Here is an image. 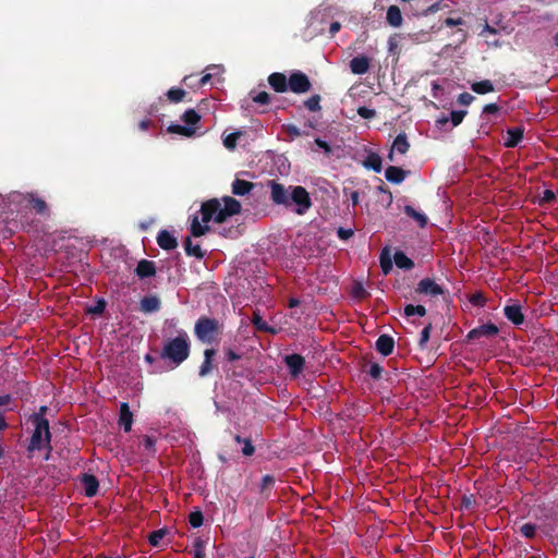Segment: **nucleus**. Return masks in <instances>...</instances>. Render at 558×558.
Masks as SVG:
<instances>
[{"label": "nucleus", "instance_id": "1", "mask_svg": "<svg viewBox=\"0 0 558 558\" xmlns=\"http://www.w3.org/2000/svg\"><path fill=\"white\" fill-rule=\"evenodd\" d=\"M241 204L236 199L225 196L213 198L203 203L198 214L194 215L191 221V233L193 236H202L209 230V222L222 223L230 217L240 214Z\"/></svg>", "mask_w": 558, "mask_h": 558}, {"label": "nucleus", "instance_id": "2", "mask_svg": "<svg viewBox=\"0 0 558 558\" xmlns=\"http://www.w3.org/2000/svg\"><path fill=\"white\" fill-rule=\"evenodd\" d=\"M190 353L189 337L185 332L168 341L162 350V357L171 360L175 365L185 361Z\"/></svg>", "mask_w": 558, "mask_h": 558}, {"label": "nucleus", "instance_id": "3", "mask_svg": "<svg viewBox=\"0 0 558 558\" xmlns=\"http://www.w3.org/2000/svg\"><path fill=\"white\" fill-rule=\"evenodd\" d=\"M35 430L33 433L29 450L49 448L50 449V432H49V423L44 417V415L35 414L33 418Z\"/></svg>", "mask_w": 558, "mask_h": 558}, {"label": "nucleus", "instance_id": "4", "mask_svg": "<svg viewBox=\"0 0 558 558\" xmlns=\"http://www.w3.org/2000/svg\"><path fill=\"white\" fill-rule=\"evenodd\" d=\"M183 125L171 124L168 131L173 134L192 137L196 134L197 125L201 121V116L193 109L186 110L182 116Z\"/></svg>", "mask_w": 558, "mask_h": 558}, {"label": "nucleus", "instance_id": "5", "mask_svg": "<svg viewBox=\"0 0 558 558\" xmlns=\"http://www.w3.org/2000/svg\"><path fill=\"white\" fill-rule=\"evenodd\" d=\"M218 332L219 323L216 319L201 317L195 324V335L202 342H213Z\"/></svg>", "mask_w": 558, "mask_h": 558}, {"label": "nucleus", "instance_id": "6", "mask_svg": "<svg viewBox=\"0 0 558 558\" xmlns=\"http://www.w3.org/2000/svg\"><path fill=\"white\" fill-rule=\"evenodd\" d=\"M291 189L290 199L298 205L296 213L303 214L311 207V199L307 191L302 186H294Z\"/></svg>", "mask_w": 558, "mask_h": 558}, {"label": "nucleus", "instance_id": "7", "mask_svg": "<svg viewBox=\"0 0 558 558\" xmlns=\"http://www.w3.org/2000/svg\"><path fill=\"white\" fill-rule=\"evenodd\" d=\"M288 88L293 93L303 94L310 90L311 82L304 73L294 72L289 77Z\"/></svg>", "mask_w": 558, "mask_h": 558}, {"label": "nucleus", "instance_id": "8", "mask_svg": "<svg viewBox=\"0 0 558 558\" xmlns=\"http://www.w3.org/2000/svg\"><path fill=\"white\" fill-rule=\"evenodd\" d=\"M410 148V144L408 142V138L404 134H399L391 146L390 153L388 155V158L390 161H395V155H405Z\"/></svg>", "mask_w": 558, "mask_h": 558}, {"label": "nucleus", "instance_id": "9", "mask_svg": "<svg viewBox=\"0 0 558 558\" xmlns=\"http://www.w3.org/2000/svg\"><path fill=\"white\" fill-rule=\"evenodd\" d=\"M271 199L279 205H290V196L288 190L283 185L272 182L271 185Z\"/></svg>", "mask_w": 558, "mask_h": 558}, {"label": "nucleus", "instance_id": "10", "mask_svg": "<svg viewBox=\"0 0 558 558\" xmlns=\"http://www.w3.org/2000/svg\"><path fill=\"white\" fill-rule=\"evenodd\" d=\"M498 333V328L496 325L494 324H484V325H481L478 326L477 328H474L472 329L469 335H468V338L469 339H478V338H482V337H494Z\"/></svg>", "mask_w": 558, "mask_h": 558}, {"label": "nucleus", "instance_id": "11", "mask_svg": "<svg viewBox=\"0 0 558 558\" xmlns=\"http://www.w3.org/2000/svg\"><path fill=\"white\" fill-rule=\"evenodd\" d=\"M157 243L161 248L167 251L173 250L178 245L174 235L167 230H162L158 233Z\"/></svg>", "mask_w": 558, "mask_h": 558}, {"label": "nucleus", "instance_id": "12", "mask_svg": "<svg viewBox=\"0 0 558 558\" xmlns=\"http://www.w3.org/2000/svg\"><path fill=\"white\" fill-rule=\"evenodd\" d=\"M369 69V60L365 56L355 57L350 61V70L354 74H365Z\"/></svg>", "mask_w": 558, "mask_h": 558}, {"label": "nucleus", "instance_id": "13", "mask_svg": "<svg viewBox=\"0 0 558 558\" xmlns=\"http://www.w3.org/2000/svg\"><path fill=\"white\" fill-rule=\"evenodd\" d=\"M269 85L278 93H284L288 89V81L282 73H272L268 77Z\"/></svg>", "mask_w": 558, "mask_h": 558}, {"label": "nucleus", "instance_id": "14", "mask_svg": "<svg viewBox=\"0 0 558 558\" xmlns=\"http://www.w3.org/2000/svg\"><path fill=\"white\" fill-rule=\"evenodd\" d=\"M82 484L86 496L93 497L97 494L99 483L94 475L85 474L82 478Z\"/></svg>", "mask_w": 558, "mask_h": 558}, {"label": "nucleus", "instance_id": "15", "mask_svg": "<svg viewBox=\"0 0 558 558\" xmlns=\"http://www.w3.org/2000/svg\"><path fill=\"white\" fill-rule=\"evenodd\" d=\"M133 415L130 411L128 403H122L120 409L119 424L125 432H130L132 428Z\"/></svg>", "mask_w": 558, "mask_h": 558}, {"label": "nucleus", "instance_id": "16", "mask_svg": "<svg viewBox=\"0 0 558 558\" xmlns=\"http://www.w3.org/2000/svg\"><path fill=\"white\" fill-rule=\"evenodd\" d=\"M286 363L293 376H296L301 373L304 366V359L299 354L288 355L286 357Z\"/></svg>", "mask_w": 558, "mask_h": 558}, {"label": "nucleus", "instance_id": "17", "mask_svg": "<svg viewBox=\"0 0 558 558\" xmlns=\"http://www.w3.org/2000/svg\"><path fill=\"white\" fill-rule=\"evenodd\" d=\"M421 293L438 295L442 293L441 288L430 279H423L418 283V289Z\"/></svg>", "mask_w": 558, "mask_h": 558}, {"label": "nucleus", "instance_id": "18", "mask_svg": "<svg viewBox=\"0 0 558 558\" xmlns=\"http://www.w3.org/2000/svg\"><path fill=\"white\" fill-rule=\"evenodd\" d=\"M135 272L140 278L151 277L156 272L155 264L150 260L143 259L137 264Z\"/></svg>", "mask_w": 558, "mask_h": 558}, {"label": "nucleus", "instance_id": "19", "mask_svg": "<svg viewBox=\"0 0 558 558\" xmlns=\"http://www.w3.org/2000/svg\"><path fill=\"white\" fill-rule=\"evenodd\" d=\"M523 131L520 128L509 129L504 136V144L506 147H514L521 141Z\"/></svg>", "mask_w": 558, "mask_h": 558}, {"label": "nucleus", "instance_id": "20", "mask_svg": "<svg viewBox=\"0 0 558 558\" xmlns=\"http://www.w3.org/2000/svg\"><path fill=\"white\" fill-rule=\"evenodd\" d=\"M393 345L392 338L386 335L380 336L376 341V349L386 356L392 353Z\"/></svg>", "mask_w": 558, "mask_h": 558}, {"label": "nucleus", "instance_id": "21", "mask_svg": "<svg viewBox=\"0 0 558 558\" xmlns=\"http://www.w3.org/2000/svg\"><path fill=\"white\" fill-rule=\"evenodd\" d=\"M386 20L392 27H399L402 24V14L397 5H390L387 10Z\"/></svg>", "mask_w": 558, "mask_h": 558}, {"label": "nucleus", "instance_id": "22", "mask_svg": "<svg viewBox=\"0 0 558 558\" xmlns=\"http://www.w3.org/2000/svg\"><path fill=\"white\" fill-rule=\"evenodd\" d=\"M254 187V184L252 182L235 179L232 183V193L234 195L243 196L248 194L252 189Z\"/></svg>", "mask_w": 558, "mask_h": 558}, {"label": "nucleus", "instance_id": "23", "mask_svg": "<svg viewBox=\"0 0 558 558\" xmlns=\"http://www.w3.org/2000/svg\"><path fill=\"white\" fill-rule=\"evenodd\" d=\"M506 317L515 325L523 323V314L519 305H508L505 307Z\"/></svg>", "mask_w": 558, "mask_h": 558}, {"label": "nucleus", "instance_id": "24", "mask_svg": "<svg viewBox=\"0 0 558 558\" xmlns=\"http://www.w3.org/2000/svg\"><path fill=\"white\" fill-rule=\"evenodd\" d=\"M385 177L389 182L401 183L405 178V172L401 168L390 166L386 169Z\"/></svg>", "mask_w": 558, "mask_h": 558}, {"label": "nucleus", "instance_id": "25", "mask_svg": "<svg viewBox=\"0 0 558 558\" xmlns=\"http://www.w3.org/2000/svg\"><path fill=\"white\" fill-rule=\"evenodd\" d=\"M160 307V301L157 296L149 295L145 296L141 301V310L145 313H153L158 311Z\"/></svg>", "mask_w": 558, "mask_h": 558}, {"label": "nucleus", "instance_id": "26", "mask_svg": "<svg viewBox=\"0 0 558 558\" xmlns=\"http://www.w3.org/2000/svg\"><path fill=\"white\" fill-rule=\"evenodd\" d=\"M184 248L187 255L194 256L198 259L204 257V253L198 243H194L190 238H186Z\"/></svg>", "mask_w": 558, "mask_h": 558}, {"label": "nucleus", "instance_id": "27", "mask_svg": "<svg viewBox=\"0 0 558 558\" xmlns=\"http://www.w3.org/2000/svg\"><path fill=\"white\" fill-rule=\"evenodd\" d=\"M215 354H216V352L213 349L205 350V352H204L205 359H204V362H203V364H202V366L199 368V375L201 376H205V375H207L211 371V360H213Z\"/></svg>", "mask_w": 558, "mask_h": 558}, {"label": "nucleus", "instance_id": "28", "mask_svg": "<svg viewBox=\"0 0 558 558\" xmlns=\"http://www.w3.org/2000/svg\"><path fill=\"white\" fill-rule=\"evenodd\" d=\"M471 89L476 94H487L494 90V85L490 81L484 80L473 83Z\"/></svg>", "mask_w": 558, "mask_h": 558}, {"label": "nucleus", "instance_id": "29", "mask_svg": "<svg viewBox=\"0 0 558 558\" xmlns=\"http://www.w3.org/2000/svg\"><path fill=\"white\" fill-rule=\"evenodd\" d=\"M453 4L452 0H439L433 4H430L424 12L425 15L427 14H435L436 12L445 9L451 8Z\"/></svg>", "mask_w": 558, "mask_h": 558}, {"label": "nucleus", "instance_id": "30", "mask_svg": "<svg viewBox=\"0 0 558 558\" xmlns=\"http://www.w3.org/2000/svg\"><path fill=\"white\" fill-rule=\"evenodd\" d=\"M243 135L242 131H236L223 136V145L227 149L233 150L236 147L238 140Z\"/></svg>", "mask_w": 558, "mask_h": 558}, {"label": "nucleus", "instance_id": "31", "mask_svg": "<svg viewBox=\"0 0 558 558\" xmlns=\"http://www.w3.org/2000/svg\"><path fill=\"white\" fill-rule=\"evenodd\" d=\"M393 259L399 268L410 269L413 267V262L402 252H397Z\"/></svg>", "mask_w": 558, "mask_h": 558}, {"label": "nucleus", "instance_id": "32", "mask_svg": "<svg viewBox=\"0 0 558 558\" xmlns=\"http://www.w3.org/2000/svg\"><path fill=\"white\" fill-rule=\"evenodd\" d=\"M404 314L407 317H412L414 315L422 317L426 314V310L423 305L409 304L404 307Z\"/></svg>", "mask_w": 558, "mask_h": 558}, {"label": "nucleus", "instance_id": "33", "mask_svg": "<svg viewBox=\"0 0 558 558\" xmlns=\"http://www.w3.org/2000/svg\"><path fill=\"white\" fill-rule=\"evenodd\" d=\"M404 211L407 213L408 216L414 218L421 227H424L427 222V219L425 217V215L416 211L413 207L411 206H407Z\"/></svg>", "mask_w": 558, "mask_h": 558}, {"label": "nucleus", "instance_id": "34", "mask_svg": "<svg viewBox=\"0 0 558 558\" xmlns=\"http://www.w3.org/2000/svg\"><path fill=\"white\" fill-rule=\"evenodd\" d=\"M166 534H167V530H165V529H159L157 531H154L148 537L149 544L154 547L159 546L161 539L166 536Z\"/></svg>", "mask_w": 558, "mask_h": 558}, {"label": "nucleus", "instance_id": "35", "mask_svg": "<svg viewBox=\"0 0 558 558\" xmlns=\"http://www.w3.org/2000/svg\"><path fill=\"white\" fill-rule=\"evenodd\" d=\"M193 554L195 558H205V542L201 537L193 543Z\"/></svg>", "mask_w": 558, "mask_h": 558}, {"label": "nucleus", "instance_id": "36", "mask_svg": "<svg viewBox=\"0 0 558 558\" xmlns=\"http://www.w3.org/2000/svg\"><path fill=\"white\" fill-rule=\"evenodd\" d=\"M185 92L181 88H171L167 93V97L171 102H180L183 100Z\"/></svg>", "mask_w": 558, "mask_h": 558}, {"label": "nucleus", "instance_id": "37", "mask_svg": "<svg viewBox=\"0 0 558 558\" xmlns=\"http://www.w3.org/2000/svg\"><path fill=\"white\" fill-rule=\"evenodd\" d=\"M365 165L373 168L376 172H380L381 170V159L376 154L369 155Z\"/></svg>", "mask_w": 558, "mask_h": 558}, {"label": "nucleus", "instance_id": "38", "mask_svg": "<svg viewBox=\"0 0 558 558\" xmlns=\"http://www.w3.org/2000/svg\"><path fill=\"white\" fill-rule=\"evenodd\" d=\"M203 513L201 511H194L189 515V522L193 527H199L203 524Z\"/></svg>", "mask_w": 558, "mask_h": 558}, {"label": "nucleus", "instance_id": "39", "mask_svg": "<svg viewBox=\"0 0 558 558\" xmlns=\"http://www.w3.org/2000/svg\"><path fill=\"white\" fill-rule=\"evenodd\" d=\"M270 100V96L266 92H259L253 96V101L259 105H267Z\"/></svg>", "mask_w": 558, "mask_h": 558}, {"label": "nucleus", "instance_id": "40", "mask_svg": "<svg viewBox=\"0 0 558 558\" xmlns=\"http://www.w3.org/2000/svg\"><path fill=\"white\" fill-rule=\"evenodd\" d=\"M319 97L318 96H313L311 97L310 99H307L305 101V106L308 110L311 111H317L320 109V106H319Z\"/></svg>", "mask_w": 558, "mask_h": 558}, {"label": "nucleus", "instance_id": "41", "mask_svg": "<svg viewBox=\"0 0 558 558\" xmlns=\"http://www.w3.org/2000/svg\"><path fill=\"white\" fill-rule=\"evenodd\" d=\"M450 116H451V122H452L453 126H457L463 121L464 117L466 116V111H464V110L452 111Z\"/></svg>", "mask_w": 558, "mask_h": 558}, {"label": "nucleus", "instance_id": "42", "mask_svg": "<svg viewBox=\"0 0 558 558\" xmlns=\"http://www.w3.org/2000/svg\"><path fill=\"white\" fill-rule=\"evenodd\" d=\"M253 324L258 330H269L267 323L257 313L253 315Z\"/></svg>", "mask_w": 558, "mask_h": 558}, {"label": "nucleus", "instance_id": "43", "mask_svg": "<svg viewBox=\"0 0 558 558\" xmlns=\"http://www.w3.org/2000/svg\"><path fill=\"white\" fill-rule=\"evenodd\" d=\"M235 440L238 442H242V441L244 442V447H243L242 451H243V453L245 456H252L253 454L254 447H253V445L251 444L250 440H247V439L243 440L240 436H235Z\"/></svg>", "mask_w": 558, "mask_h": 558}, {"label": "nucleus", "instance_id": "44", "mask_svg": "<svg viewBox=\"0 0 558 558\" xmlns=\"http://www.w3.org/2000/svg\"><path fill=\"white\" fill-rule=\"evenodd\" d=\"M380 266L383 271L387 275L392 269V263L389 256H385L383 253L380 256Z\"/></svg>", "mask_w": 558, "mask_h": 558}, {"label": "nucleus", "instance_id": "45", "mask_svg": "<svg viewBox=\"0 0 558 558\" xmlns=\"http://www.w3.org/2000/svg\"><path fill=\"white\" fill-rule=\"evenodd\" d=\"M366 291L365 289L363 288L362 284L360 283H355L353 287H352V295L356 299H364L366 296Z\"/></svg>", "mask_w": 558, "mask_h": 558}, {"label": "nucleus", "instance_id": "46", "mask_svg": "<svg viewBox=\"0 0 558 558\" xmlns=\"http://www.w3.org/2000/svg\"><path fill=\"white\" fill-rule=\"evenodd\" d=\"M357 113L364 119H372L376 116V111L367 107H360Z\"/></svg>", "mask_w": 558, "mask_h": 558}, {"label": "nucleus", "instance_id": "47", "mask_svg": "<svg viewBox=\"0 0 558 558\" xmlns=\"http://www.w3.org/2000/svg\"><path fill=\"white\" fill-rule=\"evenodd\" d=\"M399 47L398 35H392L388 39V50L391 53H396Z\"/></svg>", "mask_w": 558, "mask_h": 558}, {"label": "nucleus", "instance_id": "48", "mask_svg": "<svg viewBox=\"0 0 558 558\" xmlns=\"http://www.w3.org/2000/svg\"><path fill=\"white\" fill-rule=\"evenodd\" d=\"M32 206L37 213H45L47 209L46 203L43 199L35 198L32 201Z\"/></svg>", "mask_w": 558, "mask_h": 558}, {"label": "nucleus", "instance_id": "49", "mask_svg": "<svg viewBox=\"0 0 558 558\" xmlns=\"http://www.w3.org/2000/svg\"><path fill=\"white\" fill-rule=\"evenodd\" d=\"M474 100V96L469 93H463L458 97V102L462 106H469Z\"/></svg>", "mask_w": 558, "mask_h": 558}, {"label": "nucleus", "instance_id": "50", "mask_svg": "<svg viewBox=\"0 0 558 558\" xmlns=\"http://www.w3.org/2000/svg\"><path fill=\"white\" fill-rule=\"evenodd\" d=\"M430 329H432V325L428 324L427 326H425L421 332V339H420V343L421 345H424L427 343V341L429 340V333H430Z\"/></svg>", "mask_w": 558, "mask_h": 558}, {"label": "nucleus", "instance_id": "51", "mask_svg": "<svg viewBox=\"0 0 558 558\" xmlns=\"http://www.w3.org/2000/svg\"><path fill=\"white\" fill-rule=\"evenodd\" d=\"M521 533L525 537H533L535 534V526L532 524H524L521 526Z\"/></svg>", "mask_w": 558, "mask_h": 558}, {"label": "nucleus", "instance_id": "52", "mask_svg": "<svg viewBox=\"0 0 558 558\" xmlns=\"http://www.w3.org/2000/svg\"><path fill=\"white\" fill-rule=\"evenodd\" d=\"M106 303L104 301H99L94 307L88 310L89 313L93 314H101L105 311Z\"/></svg>", "mask_w": 558, "mask_h": 558}, {"label": "nucleus", "instance_id": "53", "mask_svg": "<svg viewBox=\"0 0 558 558\" xmlns=\"http://www.w3.org/2000/svg\"><path fill=\"white\" fill-rule=\"evenodd\" d=\"M338 235L342 240H348L353 235V231L351 229L339 228Z\"/></svg>", "mask_w": 558, "mask_h": 558}, {"label": "nucleus", "instance_id": "54", "mask_svg": "<svg viewBox=\"0 0 558 558\" xmlns=\"http://www.w3.org/2000/svg\"><path fill=\"white\" fill-rule=\"evenodd\" d=\"M275 483V480L271 475H265L262 480V489H267L271 487Z\"/></svg>", "mask_w": 558, "mask_h": 558}, {"label": "nucleus", "instance_id": "55", "mask_svg": "<svg viewBox=\"0 0 558 558\" xmlns=\"http://www.w3.org/2000/svg\"><path fill=\"white\" fill-rule=\"evenodd\" d=\"M143 446L147 450H153L155 446V440L150 436H145L143 438Z\"/></svg>", "mask_w": 558, "mask_h": 558}, {"label": "nucleus", "instance_id": "56", "mask_svg": "<svg viewBox=\"0 0 558 558\" xmlns=\"http://www.w3.org/2000/svg\"><path fill=\"white\" fill-rule=\"evenodd\" d=\"M445 24L449 27H452V26H457V25H462L463 24V20L462 19H452V17H448L445 20Z\"/></svg>", "mask_w": 558, "mask_h": 558}, {"label": "nucleus", "instance_id": "57", "mask_svg": "<svg viewBox=\"0 0 558 558\" xmlns=\"http://www.w3.org/2000/svg\"><path fill=\"white\" fill-rule=\"evenodd\" d=\"M380 373H381V367L380 366H378L376 364L371 366L369 374L373 377L377 378L380 375Z\"/></svg>", "mask_w": 558, "mask_h": 558}, {"label": "nucleus", "instance_id": "58", "mask_svg": "<svg viewBox=\"0 0 558 558\" xmlns=\"http://www.w3.org/2000/svg\"><path fill=\"white\" fill-rule=\"evenodd\" d=\"M341 28V25L339 22H333L331 23L330 25V28H329V32L331 35H335L336 33H338Z\"/></svg>", "mask_w": 558, "mask_h": 558}, {"label": "nucleus", "instance_id": "59", "mask_svg": "<svg viewBox=\"0 0 558 558\" xmlns=\"http://www.w3.org/2000/svg\"><path fill=\"white\" fill-rule=\"evenodd\" d=\"M496 111H497V106L494 104H489L484 107V112H486V113H494Z\"/></svg>", "mask_w": 558, "mask_h": 558}, {"label": "nucleus", "instance_id": "60", "mask_svg": "<svg viewBox=\"0 0 558 558\" xmlns=\"http://www.w3.org/2000/svg\"><path fill=\"white\" fill-rule=\"evenodd\" d=\"M433 97L438 98V92L441 90V87L438 83L434 82L433 85Z\"/></svg>", "mask_w": 558, "mask_h": 558}, {"label": "nucleus", "instance_id": "61", "mask_svg": "<svg viewBox=\"0 0 558 558\" xmlns=\"http://www.w3.org/2000/svg\"><path fill=\"white\" fill-rule=\"evenodd\" d=\"M227 356H228L229 361H234V360L240 359V356L236 353H234L232 350H229L227 352Z\"/></svg>", "mask_w": 558, "mask_h": 558}, {"label": "nucleus", "instance_id": "62", "mask_svg": "<svg viewBox=\"0 0 558 558\" xmlns=\"http://www.w3.org/2000/svg\"><path fill=\"white\" fill-rule=\"evenodd\" d=\"M149 125H150V121H149V120H143V121L140 123V129H141L142 131H146V130H148Z\"/></svg>", "mask_w": 558, "mask_h": 558}, {"label": "nucleus", "instance_id": "63", "mask_svg": "<svg viewBox=\"0 0 558 558\" xmlns=\"http://www.w3.org/2000/svg\"><path fill=\"white\" fill-rule=\"evenodd\" d=\"M210 77H211V75H210V74H205V75H203V77H202V78H201V81H199V85H201V86L206 85V84L210 81Z\"/></svg>", "mask_w": 558, "mask_h": 558}, {"label": "nucleus", "instance_id": "64", "mask_svg": "<svg viewBox=\"0 0 558 558\" xmlns=\"http://www.w3.org/2000/svg\"><path fill=\"white\" fill-rule=\"evenodd\" d=\"M316 144H317L319 147H322V148H324V149H326V150H328V149H329V147H328L327 143H326V142H324V141H322V140H316Z\"/></svg>", "mask_w": 558, "mask_h": 558}]
</instances>
